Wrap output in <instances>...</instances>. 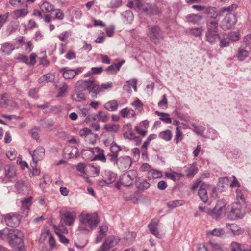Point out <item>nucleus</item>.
<instances>
[{
    "mask_svg": "<svg viewBox=\"0 0 251 251\" xmlns=\"http://www.w3.org/2000/svg\"><path fill=\"white\" fill-rule=\"evenodd\" d=\"M155 114L158 116H161L160 118V120L165 122V123L171 124L172 123L171 119L169 117V114L168 113L160 112L156 111L155 112Z\"/></svg>",
    "mask_w": 251,
    "mask_h": 251,
    "instance_id": "38",
    "label": "nucleus"
},
{
    "mask_svg": "<svg viewBox=\"0 0 251 251\" xmlns=\"http://www.w3.org/2000/svg\"><path fill=\"white\" fill-rule=\"evenodd\" d=\"M15 187L19 193L25 194L29 191L27 183L22 180L17 181Z\"/></svg>",
    "mask_w": 251,
    "mask_h": 251,
    "instance_id": "18",
    "label": "nucleus"
},
{
    "mask_svg": "<svg viewBox=\"0 0 251 251\" xmlns=\"http://www.w3.org/2000/svg\"><path fill=\"white\" fill-rule=\"evenodd\" d=\"M227 203L225 200L221 199L217 201L216 206L211 209L210 216L213 219L218 220L220 219L226 213Z\"/></svg>",
    "mask_w": 251,
    "mask_h": 251,
    "instance_id": "3",
    "label": "nucleus"
},
{
    "mask_svg": "<svg viewBox=\"0 0 251 251\" xmlns=\"http://www.w3.org/2000/svg\"><path fill=\"white\" fill-rule=\"evenodd\" d=\"M99 223L98 214L83 211L79 216V224L78 230L87 234L96 228Z\"/></svg>",
    "mask_w": 251,
    "mask_h": 251,
    "instance_id": "1",
    "label": "nucleus"
},
{
    "mask_svg": "<svg viewBox=\"0 0 251 251\" xmlns=\"http://www.w3.org/2000/svg\"><path fill=\"white\" fill-rule=\"evenodd\" d=\"M226 227L227 229L230 230L234 236H239L242 234L244 232V229L236 224L226 223Z\"/></svg>",
    "mask_w": 251,
    "mask_h": 251,
    "instance_id": "16",
    "label": "nucleus"
},
{
    "mask_svg": "<svg viewBox=\"0 0 251 251\" xmlns=\"http://www.w3.org/2000/svg\"><path fill=\"white\" fill-rule=\"evenodd\" d=\"M159 220L152 219L148 224V227L150 232L158 239H161L164 235L160 233L157 229V226L159 224Z\"/></svg>",
    "mask_w": 251,
    "mask_h": 251,
    "instance_id": "13",
    "label": "nucleus"
},
{
    "mask_svg": "<svg viewBox=\"0 0 251 251\" xmlns=\"http://www.w3.org/2000/svg\"><path fill=\"white\" fill-rule=\"evenodd\" d=\"M118 106L117 100H114L109 101L104 104V108L109 111H115L117 109Z\"/></svg>",
    "mask_w": 251,
    "mask_h": 251,
    "instance_id": "33",
    "label": "nucleus"
},
{
    "mask_svg": "<svg viewBox=\"0 0 251 251\" xmlns=\"http://www.w3.org/2000/svg\"><path fill=\"white\" fill-rule=\"evenodd\" d=\"M183 139V135L182 133L180 130L179 127H177V129H176V135L174 138V140L175 141L176 143L177 144L179 143L180 141H181Z\"/></svg>",
    "mask_w": 251,
    "mask_h": 251,
    "instance_id": "52",
    "label": "nucleus"
},
{
    "mask_svg": "<svg viewBox=\"0 0 251 251\" xmlns=\"http://www.w3.org/2000/svg\"><path fill=\"white\" fill-rule=\"evenodd\" d=\"M103 180L107 184L113 183L116 180V174L111 171H105L103 175Z\"/></svg>",
    "mask_w": 251,
    "mask_h": 251,
    "instance_id": "20",
    "label": "nucleus"
},
{
    "mask_svg": "<svg viewBox=\"0 0 251 251\" xmlns=\"http://www.w3.org/2000/svg\"><path fill=\"white\" fill-rule=\"evenodd\" d=\"M240 34L239 31L231 32L227 35V38L231 41H237L239 40Z\"/></svg>",
    "mask_w": 251,
    "mask_h": 251,
    "instance_id": "45",
    "label": "nucleus"
},
{
    "mask_svg": "<svg viewBox=\"0 0 251 251\" xmlns=\"http://www.w3.org/2000/svg\"><path fill=\"white\" fill-rule=\"evenodd\" d=\"M97 119L103 123L106 122L108 120V116L103 111H100L97 115Z\"/></svg>",
    "mask_w": 251,
    "mask_h": 251,
    "instance_id": "51",
    "label": "nucleus"
},
{
    "mask_svg": "<svg viewBox=\"0 0 251 251\" xmlns=\"http://www.w3.org/2000/svg\"><path fill=\"white\" fill-rule=\"evenodd\" d=\"M29 152L32 157L34 167L37 162L42 160L45 156V149L41 146L37 147L34 151H29Z\"/></svg>",
    "mask_w": 251,
    "mask_h": 251,
    "instance_id": "10",
    "label": "nucleus"
},
{
    "mask_svg": "<svg viewBox=\"0 0 251 251\" xmlns=\"http://www.w3.org/2000/svg\"><path fill=\"white\" fill-rule=\"evenodd\" d=\"M237 22L235 14L233 13H227L223 19L221 27L224 30L230 28Z\"/></svg>",
    "mask_w": 251,
    "mask_h": 251,
    "instance_id": "8",
    "label": "nucleus"
},
{
    "mask_svg": "<svg viewBox=\"0 0 251 251\" xmlns=\"http://www.w3.org/2000/svg\"><path fill=\"white\" fill-rule=\"evenodd\" d=\"M54 6L48 1H44L41 6L42 11L50 12L54 10Z\"/></svg>",
    "mask_w": 251,
    "mask_h": 251,
    "instance_id": "41",
    "label": "nucleus"
},
{
    "mask_svg": "<svg viewBox=\"0 0 251 251\" xmlns=\"http://www.w3.org/2000/svg\"><path fill=\"white\" fill-rule=\"evenodd\" d=\"M147 176L149 179H153L161 178L163 175L162 172L152 168Z\"/></svg>",
    "mask_w": 251,
    "mask_h": 251,
    "instance_id": "31",
    "label": "nucleus"
},
{
    "mask_svg": "<svg viewBox=\"0 0 251 251\" xmlns=\"http://www.w3.org/2000/svg\"><path fill=\"white\" fill-rule=\"evenodd\" d=\"M202 18L201 15L191 14L186 16V20L188 22L195 24L199 23Z\"/></svg>",
    "mask_w": 251,
    "mask_h": 251,
    "instance_id": "27",
    "label": "nucleus"
},
{
    "mask_svg": "<svg viewBox=\"0 0 251 251\" xmlns=\"http://www.w3.org/2000/svg\"><path fill=\"white\" fill-rule=\"evenodd\" d=\"M54 228L55 233L59 237L60 241L61 243L66 244L69 242V240L65 236L62 235L67 232V229L64 227L62 224L59 225L58 226H54Z\"/></svg>",
    "mask_w": 251,
    "mask_h": 251,
    "instance_id": "15",
    "label": "nucleus"
},
{
    "mask_svg": "<svg viewBox=\"0 0 251 251\" xmlns=\"http://www.w3.org/2000/svg\"><path fill=\"white\" fill-rule=\"evenodd\" d=\"M82 91L77 90L73 93L71 95L72 100L75 101L81 102L86 100V97L84 93Z\"/></svg>",
    "mask_w": 251,
    "mask_h": 251,
    "instance_id": "25",
    "label": "nucleus"
},
{
    "mask_svg": "<svg viewBox=\"0 0 251 251\" xmlns=\"http://www.w3.org/2000/svg\"><path fill=\"white\" fill-rule=\"evenodd\" d=\"M59 72L63 74V77L65 79H72L75 76V74L73 72V69H68L67 67L60 69Z\"/></svg>",
    "mask_w": 251,
    "mask_h": 251,
    "instance_id": "24",
    "label": "nucleus"
},
{
    "mask_svg": "<svg viewBox=\"0 0 251 251\" xmlns=\"http://www.w3.org/2000/svg\"><path fill=\"white\" fill-rule=\"evenodd\" d=\"M150 186V183L146 180H141L138 184V188L139 189L145 190L148 189Z\"/></svg>",
    "mask_w": 251,
    "mask_h": 251,
    "instance_id": "57",
    "label": "nucleus"
},
{
    "mask_svg": "<svg viewBox=\"0 0 251 251\" xmlns=\"http://www.w3.org/2000/svg\"><path fill=\"white\" fill-rule=\"evenodd\" d=\"M218 14L215 12L213 16L208 18L206 21V32H218V20L217 17Z\"/></svg>",
    "mask_w": 251,
    "mask_h": 251,
    "instance_id": "9",
    "label": "nucleus"
},
{
    "mask_svg": "<svg viewBox=\"0 0 251 251\" xmlns=\"http://www.w3.org/2000/svg\"><path fill=\"white\" fill-rule=\"evenodd\" d=\"M92 92L95 94V97H96L97 95L100 93L103 92L101 88V85H97L94 83V80H93V84L91 86L90 93Z\"/></svg>",
    "mask_w": 251,
    "mask_h": 251,
    "instance_id": "42",
    "label": "nucleus"
},
{
    "mask_svg": "<svg viewBox=\"0 0 251 251\" xmlns=\"http://www.w3.org/2000/svg\"><path fill=\"white\" fill-rule=\"evenodd\" d=\"M9 16V13H6L4 15H0V28H1L4 23H5L7 20Z\"/></svg>",
    "mask_w": 251,
    "mask_h": 251,
    "instance_id": "62",
    "label": "nucleus"
},
{
    "mask_svg": "<svg viewBox=\"0 0 251 251\" xmlns=\"http://www.w3.org/2000/svg\"><path fill=\"white\" fill-rule=\"evenodd\" d=\"M204 31V28L202 27H198L192 28L190 29V33L195 36H201Z\"/></svg>",
    "mask_w": 251,
    "mask_h": 251,
    "instance_id": "43",
    "label": "nucleus"
},
{
    "mask_svg": "<svg viewBox=\"0 0 251 251\" xmlns=\"http://www.w3.org/2000/svg\"><path fill=\"white\" fill-rule=\"evenodd\" d=\"M119 70V68L116 63L112 64L108 66L106 71L108 74H116Z\"/></svg>",
    "mask_w": 251,
    "mask_h": 251,
    "instance_id": "49",
    "label": "nucleus"
},
{
    "mask_svg": "<svg viewBox=\"0 0 251 251\" xmlns=\"http://www.w3.org/2000/svg\"><path fill=\"white\" fill-rule=\"evenodd\" d=\"M104 128L107 132L115 133L119 129V126L115 124L109 123L105 125Z\"/></svg>",
    "mask_w": 251,
    "mask_h": 251,
    "instance_id": "36",
    "label": "nucleus"
},
{
    "mask_svg": "<svg viewBox=\"0 0 251 251\" xmlns=\"http://www.w3.org/2000/svg\"><path fill=\"white\" fill-rule=\"evenodd\" d=\"M209 245L212 249V251H228V249L220 245L210 242Z\"/></svg>",
    "mask_w": 251,
    "mask_h": 251,
    "instance_id": "44",
    "label": "nucleus"
},
{
    "mask_svg": "<svg viewBox=\"0 0 251 251\" xmlns=\"http://www.w3.org/2000/svg\"><path fill=\"white\" fill-rule=\"evenodd\" d=\"M76 170L84 174H86V165L84 163H79L76 166Z\"/></svg>",
    "mask_w": 251,
    "mask_h": 251,
    "instance_id": "60",
    "label": "nucleus"
},
{
    "mask_svg": "<svg viewBox=\"0 0 251 251\" xmlns=\"http://www.w3.org/2000/svg\"><path fill=\"white\" fill-rule=\"evenodd\" d=\"M218 39L220 40L219 46L221 48L228 47L229 45V42L225 37H222L220 35Z\"/></svg>",
    "mask_w": 251,
    "mask_h": 251,
    "instance_id": "58",
    "label": "nucleus"
},
{
    "mask_svg": "<svg viewBox=\"0 0 251 251\" xmlns=\"http://www.w3.org/2000/svg\"><path fill=\"white\" fill-rule=\"evenodd\" d=\"M159 137L166 141H168L172 139V133L170 130H166L161 132L159 134Z\"/></svg>",
    "mask_w": 251,
    "mask_h": 251,
    "instance_id": "39",
    "label": "nucleus"
},
{
    "mask_svg": "<svg viewBox=\"0 0 251 251\" xmlns=\"http://www.w3.org/2000/svg\"><path fill=\"white\" fill-rule=\"evenodd\" d=\"M28 13V8L26 4L25 8L14 10L13 12V16L14 19H17L26 16Z\"/></svg>",
    "mask_w": 251,
    "mask_h": 251,
    "instance_id": "26",
    "label": "nucleus"
},
{
    "mask_svg": "<svg viewBox=\"0 0 251 251\" xmlns=\"http://www.w3.org/2000/svg\"><path fill=\"white\" fill-rule=\"evenodd\" d=\"M60 216L61 221H63L66 225L71 226L76 218V213L75 211H69L63 208L60 211Z\"/></svg>",
    "mask_w": 251,
    "mask_h": 251,
    "instance_id": "5",
    "label": "nucleus"
},
{
    "mask_svg": "<svg viewBox=\"0 0 251 251\" xmlns=\"http://www.w3.org/2000/svg\"><path fill=\"white\" fill-rule=\"evenodd\" d=\"M131 164V158L128 156H125L119 158L116 166L121 170L125 171L128 169Z\"/></svg>",
    "mask_w": 251,
    "mask_h": 251,
    "instance_id": "12",
    "label": "nucleus"
},
{
    "mask_svg": "<svg viewBox=\"0 0 251 251\" xmlns=\"http://www.w3.org/2000/svg\"><path fill=\"white\" fill-rule=\"evenodd\" d=\"M237 8V5L235 3L232 4L227 7H222L220 9V13L223 14L224 13H232L234 12Z\"/></svg>",
    "mask_w": 251,
    "mask_h": 251,
    "instance_id": "35",
    "label": "nucleus"
},
{
    "mask_svg": "<svg viewBox=\"0 0 251 251\" xmlns=\"http://www.w3.org/2000/svg\"><path fill=\"white\" fill-rule=\"evenodd\" d=\"M93 80L92 78L87 80H80L76 84V88L77 90L84 91L88 90L90 93L91 86L93 84Z\"/></svg>",
    "mask_w": 251,
    "mask_h": 251,
    "instance_id": "14",
    "label": "nucleus"
},
{
    "mask_svg": "<svg viewBox=\"0 0 251 251\" xmlns=\"http://www.w3.org/2000/svg\"><path fill=\"white\" fill-rule=\"evenodd\" d=\"M148 36L151 40L155 44L160 43V39L163 38V36L160 28L157 26H153L149 28Z\"/></svg>",
    "mask_w": 251,
    "mask_h": 251,
    "instance_id": "7",
    "label": "nucleus"
},
{
    "mask_svg": "<svg viewBox=\"0 0 251 251\" xmlns=\"http://www.w3.org/2000/svg\"><path fill=\"white\" fill-rule=\"evenodd\" d=\"M207 188L208 186L206 184L203 183L200 186L198 192L200 199L204 203H206L208 200L207 191Z\"/></svg>",
    "mask_w": 251,
    "mask_h": 251,
    "instance_id": "17",
    "label": "nucleus"
},
{
    "mask_svg": "<svg viewBox=\"0 0 251 251\" xmlns=\"http://www.w3.org/2000/svg\"><path fill=\"white\" fill-rule=\"evenodd\" d=\"M220 35L218 32H206V40L211 44H215L217 43Z\"/></svg>",
    "mask_w": 251,
    "mask_h": 251,
    "instance_id": "23",
    "label": "nucleus"
},
{
    "mask_svg": "<svg viewBox=\"0 0 251 251\" xmlns=\"http://www.w3.org/2000/svg\"><path fill=\"white\" fill-rule=\"evenodd\" d=\"M192 126L194 127V132L198 135L202 136L205 130V128L201 126H197L194 124Z\"/></svg>",
    "mask_w": 251,
    "mask_h": 251,
    "instance_id": "48",
    "label": "nucleus"
},
{
    "mask_svg": "<svg viewBox=\"0 0 251 251\" xmlns=\"http://www.w3.org/2000/svg\"><path fill=\"white\" fill-rule=\"evenodd\" d=\"M137 177V172L134 170L128 171L124 173L120 177V183L125 186H129L132 184Z\"/></svg>",
    "mask_w": 251,
    "mask_h": 251,
    "instance_id": "6",
    "label": "nucleus"
},
{
    "mask_svg": "<svg viewBox=\"0 0 251 251\" xmlns=\"http://www.w3.org/2000/svg\"><path fill=\"white\" fill-rule=\"evenodd\" d=\"M121 116L123 117H133L135 115V111L128 108H125L120 111Z\"/></svg>",
    "mask_w": 251,
    "mask_h": 251,
    "instance_id": "32",
    "label": "nucleus"
},
{
    "mask_svg": "<svg viewBox=\"0 0 251 251\" xmlns=\"http://www.w3.org/2000/svg\"><path fill=\"white\" fill-rule=\"evenodd\" d=\"M99 153L97 154L93 159V160H100L105 162L106 161V156L103 153V150H101L100 148L97 147L96 148Z\"/></svg>",
    "mask_w": 251,
    "mask_h": 251,
    "instance_id": "40",
    "label": "nucleus"
},
{
    "mask_svg": "<svg viewBox=\"0 0 251 251\" xmlns=\"http://www.w3.org/2000/svg\"><path fill=\"white\" fill-rule=\"evenodd\" d=\"M71 35V33L68 31H64L58 36L59 39L61 41H67L69 37Z\"/></svg>",
    "mask_w": 251,
    "mask_h": 251,
    "instance_id": "59",
    "label": "nucleus"
},
{
    "mask_svg": "<svg viewBox=\"0 0 251 251\" xmlns=\"http://www.w3.org/2000/svg\"><path fill=\"white\" fill-rule=\"evenodd\" d=\"M225 234V231L224 229L221 228H215L211 230H209L207 232V236H214L218 237H223Z\"/></svg>",
    "mask_w": 251,
    "mask_h": 251,
    "instance_id": "30",
    "label": "nucleus"
},
{
    "mask_svg": "<svg viewBox=\"0 0 251 251\" xmlns=\"http://www.w3.org/2000/svg\"><path fill=\"white\" fill-rule=\"evenodd\" d=\"M244 211L242 210L241 205L237 202L232 204L231 214L235 215L237 218H242L244 215Z\"/></svg>",
    "mask_w": 251,
    "mask_h": 251,
    "instance_id": "19",
    "label": "nucleus"
},
{
    "mask_svg": "<svg viewBox=\"0 0 251 251\" xmlns=\"http://www.w3.org/2000/svg\"><path fill=\"white\" fill-rule=\"evenodd\" d=\"M4 172L5 177L7 178H13L16 176V169L14 165H6L4 167Z\"/></svg>",
    "mask_w": 251,
    "mask_h": 251,
    "instance_id": "22",
    "label": "nucleus"
},
{
    "mask_svg": "<svg viewBox=\"0 0 251 251\" xmlns=\"http://www.w3.org/2000/svg\"><path fill=\"white\" fill-rule=\"evenodd\" d=\"M23 234L18 229H11L7 233L9 245L14 250L25 251Z\"/></svg>",
    "mask_w": 251,
    "mask_h": 251,
    "instance_id": "2",
    "label": "nucleus"
},
{
    "mask_svg": "<svg viewBox=\"0 0 251 251\" xmlns=\"http://www.w3.org/2000/svg\"><path fill=\"white\" fill-rule=\"evenodd\" d=\"M248 56V52L243 48H239L238 50L237 57L239 61H242Z\"/></svg>",
    "mask_w": 251,
    "mask_h": 251,
    "instance_id": "37",
    "label": "nucleus"
},
{
    "mask_svg": "<svg viewBox=\"0 0 251 251\" xmlns=\"http://www.w3.org/2000/svg\"><path fill=\"white\" fill-rule=\"evenodd\" d=\"M143 0H136L135 3L137 7L142 12L148 15H157L160 13V10L158 7L148 3L143 4Z\"/></svg>",
    "mask_w": 251,
    "mask_h": 251,
    "instance_id": "4",
    "label": "nucleus"
},
{
    "mask_svg": "<svg viewBox=\"0 0 251 251\" xmlns=\"http://www.w3.org/2000/svg\"><path fill=\"white\" fill-rule=\"evenodd\" d=\"M121 150V148L116 143L112 142L111 143L110 146L111 153L118 154V152H119Z\"/></svg>",
    "mask_w": 251,
    "mask_h": 251,
    "instance_id": "56",
    "label": "nucleus"
},
{
    "mask_svg": "<svg viewBox=\"0 0 251 251\" xmlns=\"http://www.w3.org/2000/svg\"><path fill=\"white\" fill-rule=\"evenodd\" d=\"M231 247L232 251H242L243 245L240 244L236 242H232L231 244ZM244 251H246L244 250Z\"/></svg>",
    "mask_w": 251,
    "mask_h": 251,
    "instance_id": "54",
    "label": "nucleus"
},
{
    "mask_svg": "<svg viewBox=\"0 0 251 251\" xmlns=\"http://www.w3.org/2000/svg\"><path fill=\"white\" fill-rule=\"evenodd\" d=\"M158 106L162 108H166L168 106V100L166 98V95L164 94L162 96V100H160L158 103Z\"/></svg>",
    "mask_w": 251,
    "mask_h": 251,
    "instance_id": "55",
    "label": "nucleus"
},
{
    "mask_svg": "<svg viewBox=\"0 0 251 251\" xmlns=\"http://www.w3.org/2000/svg\"><path fill=\"white\" fill-rule=\"evenodd\" d=\"M185 202L182 200H176L170 201L167 203V206L171 210L178 206H183Z\"/></svg>",
    "mask_w": 251,
    "mask_h": 251,
    "instance_id": "29",
    "label": "nucleus"
},
{
    "mask_svg": "<svg viewBox=\"0 0 251 251\" xmlns=\"http://www.w3.org/2000/svg\"><path fill=\"white\" fill-rule=\"evenodd\" d=\"M15 49L14 46L9 43H4L1 45L0 52L3 55H10Z\"/></svg>",
    "mask_w": 251,
    "mask_h": 251,
    "instance_id": "21",
    "label": "nucleus"
},
{
    "mask_svg": "<svg viewBox=\"0 0 251 251\" xmlns=\"http://www.w3.org/2000/svg\"><path fill=\"white\" fill-rule=\"evenodd\" d=\"M32 199V197L31 196H29L21 201L22 209L23 211H27L28 210L29 207L31 205Z\"/></svg>",
    "mask_w": 251,
    "mask_h": 251,
    "instance_id": "34",
    "label": "nucleus"
},
{
    "mask_svg": "<svg viewBox=\"0 0 251 251\" xmlns=\"http://www.w3.org/2000/svg\"><path fill=\"white\" fill-rule=\"evenodd\" d=\"M46 234L49 236V243L51 247H53L55 245V240L52 235V234L50 233L49 230H47L46 232Z\"/></svg>",
    "mask_w": 251,
    "mask_h": 251,
    "instance_id": "63",
    "label": "nucleus"
},
{
    "mask_svg": "<svg viewBox=\"0 0 251 251\" xmlns=\"http://www.w3.org/2000/svg\"><path fill=\"white\" fill-rule=\"evenodd\" d=\"M68 86L66 83L63 84L61 87L59 89L58 93L57 95L58 97H62L64 96L65 94L67 92Z\"/></svg>",
    "mask_w": 251,
    "mask_h": 251,
    "instance_id": "50",
    "label": "nucleus"
},
{
    "mask_svg": "<svg viewBox=\"0 0 251 251\" xmlns=\"http://www.w3.org/2000/svg\"><path fill=\"white\" fill-rule=\"evenodd\" d=\"M124 137L126 139L133 140L135 139V135L133 131L130 130L124 133Z\"/></svg>",
    "mask_w": 251,
    "mask_h": 251,
    "instance_id": "61",
    "label": "nucleus"
},
{
    "mask_svg": "<svg viewBox=\"0 0 251 251\" xmlns=\"http://www.w3.org/2000/svg\"><path fill=\"white\" fill-rule=\"evenodd\" d=\"M55 78L54 75L52 73H48L43 75L38 79L39 83H47L52 82Z\"/></svg>",
    "mask_w": 251,
    "mask_h": 251,
    "instance_id": "28",
    "label": "nucleus"
},
{
    "mask_svg": "<svg viewBox=\"0 0 251 251\" xmlns=\"http://www.w3.org/2000/svg\"><path fill=\"white\" fill-rule=\"evenodd\" d=\"M151 169L152 167L151 166L147 163H143L140 167V170L142 172H147V175L149 174V172Z\"/></svg>",
    "mask_w": 251,
    "mask_h": 251,
    "instance_id": "64",
    "label": "nucleus"
},
{
    "mask_svg": "<svg viewBox=\"0 0 251 251\" xmlns=\"http://www.w3.org/2000/svg\"><path fill=\"white\" fill-rule=\"evenodd\" d=\"M122 5V0H112L108 4L107 6L109 8L114 9L121 6Z\"/></svg>",
    "mask_w": 251,
    "mask_h": 251,
    "instance_id": "47",
    "label": "nucleus"
},
{
    "mask_svg": "<svg viewBox=\"0 0 251 251\" xmlns=\"http://www.w3.org/2000/svg\"><path fill=\"white\" fill-rule=\"evenodd\" d=\"M20 215L16 213L7 214L4 217L6 225L11 227L17 226L20 223Z\"/></svg>",
    "mask_w": 251,
    "mask_h": 251,
    "instance_id": "11",
    "label": "nucleus"
},
{
    "mask_svg": "<svg viewBox=\"0 0 251 251\" xmlns=\"http://www.w3.org/2000/svg\"><path fill=\"white\" fill-rule=\"evenodd\" d=\"M197 168L194 165H191V166L187 170V176L189 178L193 177L197 173Z\"/></svg>",
    "mask_w": 251,
    "mask_h": 251,
    "instance_id": "46",
    "label": "nucleus"
},
{
    "mask_svg": "<svg viewBox=\"0 0 251 251\" xmlns=\"http://www.w3.org/2000/svg\"><path fill=\"white\" fill-rule=\"evenodd\" d=\"M118 154H114L113 153H108L107 155V157L108 159L112 163H114V165L117 164L119 158L118 157Z\"/></svg>",
    "mask_w": 251,
    "mask_h": 251,
    "instance_id": "53",
    "label": "nucleus"
}]
</instances>
